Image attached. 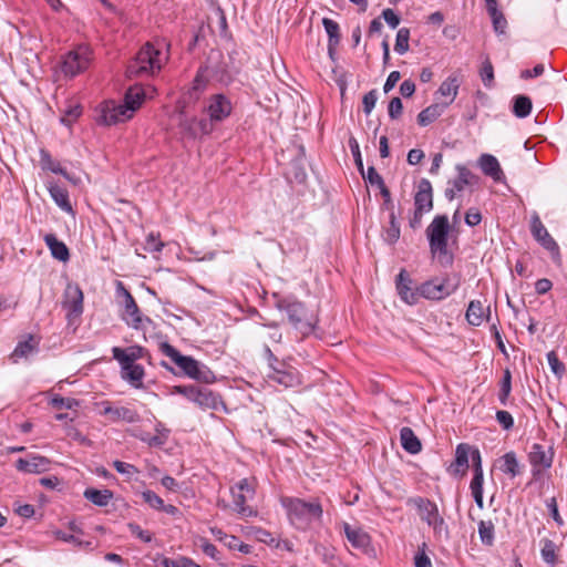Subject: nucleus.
<instances>
[{
	"label": "nucleus",
	"mask_w": 567,
	"mask_h": 567,
	"mask_svg": "<svg viewBox=\"0 0 567 567\" xmlns=\"http://www.w3.org/2000/svg\"><path fill=\"white\" fill-rule=\"evenodd\" d=\"M206 81L199 71L195 76L192 86L184 93L178 102V127L183 137L195 138L198 134H209L212 124L206 118L197 120L196 117H187L185 114L186 104L198 101L200 93L205 90Z\"/></svg>",
	"instance_id": "nucleus-1"
},
{
	"label": "nucleus",
	"mask_w": 567,
	"mask_h": 567,
	"mask_svg": "<svg viewBox=\"0 0 567 567\" xmlns=\"http://www.w3.org/2000/svg\"><path fill=\"white\" fill-rule=\"evenodd\" d=\"M450 233L451 225L446 215H436L425 229L431 255L444 267L453 264V255L447 249Z\"/></svg>",
	"instance_id": "nucleus-2"
},
{
	"label": "nucleus",
	"mask_w": 567,
	"mask_h": 567,
	"mask_svg": "<svg viewBox=\"0 0 567 567\" xmlns=\"http://www.w3.org/2000/svg\"><path fill=\"white\" fill-rule=\"evenodd\" d=\"M276 307L287 313L289 323L301 338L309 336L313 331L317 318L307 310L302 302L291 298H280L277 300Z\"/></svg>",
	"instance_id": "nucleus-3"
},
{
	"label": "nucleus",
	"mask_w": 567,
	"mask_h": 567,
	"mask_svg": "<svg viewBox=\"0 0 567 567\" xmlns=\"http://www.w3.org/2000/svg\"><path fill=\"white\" fill-rule=\"evenodd\" d=\"M163 68L162 52L152 43H145L130 62L126 75L130 79L154 75Z\"/></svg>",
	"instance_id": "nucleus-4"
},
{
	"label": "nucleus",
	"mask_w": 567,
	"mask_h": 567,
	"mask_svg": "<svg viewBox=\"0 0 567 567\" xmlns=\"http://www.w3.org/2000/svg\"><path fill=\"white\" fill-rule=\"evenodd\" d=\"M161 350L185 375L205 383H209L215 379L214 373L207 367L200 364L192 357L182 354L172 344L164 342L161 344Z\"/></svg>",
	"instance_id": "nucleus-5"
},
{
	"label": "nucleus",
	"mask_w": 567,
	"mask_h": 567,
	"mask_svg": "<svg viewBox=\"0 0 567 567\" xmlns=\"http://www.w3.org/2000/svg\"><path fill=\"white\" fill-rule=\"evenodd\" d=\"M116 298L122 308L121 319L128 327L141 330L145 328L146 323H151V319L143 316L134 297L122 281H116Z\"/></svg>",
	"instance_id": "nucleus-6"
},
{
	"label": "nucleus",
	"mask_w": 567,
	"mask_h": 567,
	"mask_svg": "<svg viewBox=\"0 0 567 567\" xmlns=\"http://www.w3.org/2000/svg\"><path fill=\"white\" fill-rule=\"evenodd\" d=\"M284 505L291 522L302 527L313 520H319L322 516V507L317 501L306 502L300 498H287L284 501Z\"/></svg>",
	"instance_id": "nucleus-7"
},
{
	"label": "nucleus",
	"mask_w": 567,
	"mask_h": 567,
	"mask_svg": "<svg viewBox=\"0 0 567 567\" xmlns=\"http://www.w3.org/2000/svg\"><path fill=\"white\" fill-rule=\"evenodd\" d=\"M93 52L89 45L81 44L62 56L60 71L65 78H74L89 69Z\"/></svg>",
	"instance_id": "nucleus-8"
},
{
	"label": "nucleus",
	"mask_w": 567,
	"mask_h": 567,
	"mask_svg": "<svg viewBox=\"0 0 567 567\" xmlns=\"http://www.w3.org/2000/svg\"><path fill=\"white\" fill-rule=\"evenodd\" d=\"M433 209V188L429 179L422 178L414 195V210L409 218L412 229L421 227L423 215Z\"/></svg>",
	"instance_id": "nucleus-9"
},
{
	"label": "nucleus",
	"mask_w": 567,
	"mask_h": 567,
	"mask_svg": "<svg viewBox=\"0 0 567 567\" xmlns=\"http://www.w3.org/2000/svg\"><path fill=\"white\" fill-rule=\"evenodd\" d=\"M460 287V277L446 276L442 280L437 278L427 280L419 286L420 297L430 300H442L454 293Z\"/></svg>",
	"instance_id": "nucleus-10"
},
{
	"label": "nucleus",
	"mask_w": 567,
	"mask_h": 567,
	"mask_svg": "<svg viewBox=\"0 0 567 567\" xmlns=\"http://www.w3.org/2000/svg\"><path fill=\"white\" fill-rule=\"evenodd\" d=\"M234 503V509L246 517L255 516L257 514L252 507L246 503L254 498L256 488L254 480L243 478L230 489Z\"/></svg>",
	"instance_id": "nucleus-11"
},
{
	"label": "nucleus",
	"mask_w": 567,
	"mask_h": 567,
	"mask_svg": "<svg viewBox=\"0 0 567 567\" xmlns=\"http://www.w3.org/2000/svg\"><path fill=\"white\" fill-rule=\"evenodd\" d=\"M415 505L417 507L421 519L433 528L436 536H449L447 526L444 522V518L440 515L435 503L427 498L419 497L415 499Z\"/></svg>",
	"instance_id": "nucleus-12"
},
{
	"label": "nucleus",
	"mask_w": 567,
	"mask_h": 567,
	"mask_svg": "<svg viewBox=\"0 0 567 567\" xmlns=\"http://www.w3.org/2000/svg\"><path fill=\"white\" fill-rule=\"evenodd\" d=\"M83 291L75 284H68L63 295L62 307L66 310L68 320L79 318L83 312Z\"/></svg>",
	"instance_id": "nucleus-13"
},
{
	"label": "nucleus",
	"mask_w": 567,
	"mask_h": 567,
	"mask_svg": "<svg viewBox=\"0 0 567 567\" xmlns=\"http://www.w3.org/2000/svg\"><path fill=\"white\" fill-rule=\"evenodd\" d=\"M134 109L123 104L107 102L101 110L99 122L104 125H115L133 117Z\"/></svg>",
	"instance_id": "nucleus-14"
},
{
	"label": "nucleus",
	"mask_w": 567,
	"mask_h": 567,
	"mask_svg": "<svg viewBox=\"0 0 567 567\" xmlns=\"http://www.w3.org/2000/svg\"><path fill=\"white\" fill-rule=\"evenodd\" d=\"M99 406L102 408L101 415L107 417L110 422L136 423L141 419L136 410L128 406L113 405L110 401H103L99 403Z\"/></svg>",
	"instance_id": "nucleus-15"
},
{
	"label": "nucleus",
	"mask_w": 567,
	"mask_h": 567,
	"mask_svg": "<svg viewBox=\"0 0 567 567\" xmlns=\"http://www.w3.org/2000/svg\"><path fill=\"white\" fill-rule=\"evenodd\" d=\"M472 463L474 470V476L472 478L470 488L474 501L480 509L484 507L483 501V483H484V474L482 467V457L478 450H474L472 452Z\"/></svg>",
	"instance_id": "nucleus-16"
},
{
	"label": "nucleus",
	"mask_w": 567,
	"mask_h": 567,
	"mask_svg": "<svg viewBox=\"0 0 567 567\" xmlns=\"http://www.w3.org/2000/svg\"><path fill=\"white\" fill-rule=\"evenodd\" d=\"M396 291L401 300L408 305H415L420 299L419 287H413V280L405 269H402L395 280Z\"/></svg>",
	"instance_id": "nucleus-17"
},
{
	"label": "nucleus",
	"mask_w": 567,
	"mask_h": 567,
	"mask_svg": "<svg viewBox=\"0 0 567 567\" xmlns=\"http://www.w3.org/2000/svg\"><path fill=\"white\" fill-rule=\"evenodd\" d=\"M528 460L533 466V474L536 476L542 470L549 468L551 466L554 451L551 447L545 449V446L535 443L532 445Z\"/></svg>",
	"instance_id": "nucleus-18"
},
{
	"label": "nucleus",
	"mask_w": 567,
	"mask_h": 567,
	"mask_svg": "<svg viewBox=\"0 0 567 567\" xmlns=\"http://www.w3.org/2000/svg\"><path fill=\"white\" fill-rule=\"evenodd\" d=\"M530 231L535 240L538 241L546 250L559 255V247L556 240L550 236L537 214H534L532 217Z\"/></svg>",
	"instance_id": "nucleus-19"
},
{
	"label": "nucleus",
	"mask_w": 567,
	"mask_h": 567,
	"mask_svg": "<svg viewBox=\"0 0 567 567\" xmlns=\"http://www.w3.org/2000/svg\"><path fill=\"white\" fill-rule=\"evenodd\" d=\"M230 100L224 94H215L209 99L207 112L209 122H221L231 113Z\"/></svg>",
	"instance_id": "nucleus-20"
},
{
	"label": "nucleus",
	"mask_w": 567,
	"mask_h": 567,
	"mask_svg": "<svg viewBox=\"0 0 567 567\" xmlns=\"http://www.w3.org/2000/svg\"><path fill=\"white\" fill-rule=\"evenodd\" d=\"M344 535L351 546L362 553H368L371 548V537L361 527L351 526L349 523L342 524Z\"/></svg>",
	"instance_id": "nucleus-21"
},
{
	"label": "nucleus",
	"mask_w": 567,
	"mask_h": 567,
	"mask_svg": "<svg viewBox=\"0 0 567 567\" xmlns=\"http://www.w3.org/2000/svg\"><path fill=\"white\" fill-rule=\"evenodd\" d=\"M473 449L470 444L460 443L455 449V460L447 471L455 476H464L468 470V460L472 457Z\"/></svg>",
	"instance_id": "nucleus-22"
},
{
	"label": "nucleus",
	"mask_w": 567,
	"mask_h": 567,
	"mask_svg": "<svg viewBox=\"0 0 567 567\" xmlns=\"http://www.w3.org/2000/svg\"><path fill=\"white\" fill-rule=\"evenodd\" d=\"M50 460L41 455H30L29 458H19L16 462V467L24 473H43L50 467Z\"/></svg>",
	"instance_id": "nucleus-23"
},
{
	"label": "nucleus",
	"mask_w": 567,
	"mask_h": 567,
	"mask_svg": "<svg viewBox=\"0 0 567 567\" xmlns=\"http://www.w3.org/2000/svg\"><path fill=\"white\" fill-rule=\"evenodd\" d=\"M112 353L120 364L135 363L136 360L143 359L148 354L147 350L141 346H131L125 349L114 347L112 348Z\"/></svg>",
	"instance_id": "nucleus-24"
},
{
	"label": "nucleus",
	"mask_w": 567,
	"mask_h": 567,
	"mask_svg": "<svg viewBox=\"0 0 567 567\" xmlns=\"http://www.w3.org/2000/svg\"><path fill=\"white\" fill-rule=\"evenodd\" d=\"M478 166L486 176H489L495 182H504V173L495 156L491 154H482L478 158Z\"/></svg>",
	"instance_id": "nucleus-25"
},
{
	"label": "nucleus",
	"mask_w": 567,
	"mask_h": 567,
	"mask_svg": "<svg viewBox=\"0 0 567 567\" xmlns=\"http://www.w3.org/2000/svg\"><path fill=\"white\" fill-rule=\"evenodd\" d=\"M199 408L205 410H217L220 403L219 395L205 386H197L192 400Z\"/></svg>",
	"instance_id": "nucleus-26"
},
{
	"label": "nucleus",
	"mask_w": 567,
	"mask_h": 567,
	"mask_svg": "<svg viewBox=\"0 0 567 567\" xmlns=\"http://www.w3.org/2000/svg\"><path fill=\"white\" fill-rule=\"evenodd\" d=\"M43 240L53 258L63 262L70 259L69 248L63 241L59 240L54 234H45Z\"/></svg>",
	"instance_id": "nucleus-27"
},
{
	"label": "nucleus",
	"mask_w": 567,
	"mask_h": 567,
	"mask_svg": "<svg viewBox=\"0 0 567 567\" xmlns=\"http://www.w3.org/2000/svg\"><path fill=\"white\" fill-rule=\"evenodd\" d=\"M121 365V375L135 388L142 386V380L145 375L144 368L137 363H125Z\"/></svg>",
	"instance_id": "nucleus-28"
},
{
	"label": "nucleus",
	"mask_w": 567,
	"mask_h": 567,
	"mask_svg": "<svg viewBox=\"0 0 567 567\" xmlns=\"http://www.w3.org/2000/svg\"><path fill=\"white\" fill-rule=\"evenodd\" d=\"M402 447L410 454H417L422 450L421 441L411 427L404 426L400 431Z\"/></svg>",
	"instance_id": "nucleus-29"
},
{
	"label": "nucleus",
	"mask_w": 567,
	"mask_h": 567,
	"mask_svg": "<svg viewBox=\"0 0 567 567\" xmlns=\"http://www.w3.org/2000/svg\"><path fill=\"white\" fill-rule=\"evenodd\" d=\"M456 171L457 177L449 182L458 193L462 192L466 186L477 183L478 177L474 175L468 168L463 165H457Z\"/></svg>",
	"instance_id": "nucleus-30"
},
{
	"label": "nucleus",
	"mask_w": 567,
	"mask_h": 567,
	"mask_svg": "<svg viewBox=\"0 0 567 567\" xmlns=\"http://www.w3.org/2000/svg\"><path fill=\"white\" fill-rule=\"evenodd\" d=\"M460 87V81L456 76H449L445 81L440 85L436 94L447 97L449 101L442 103L444 107H447L457 96Z\"/></svg>",
	"instance_id": "nucleus-31"
},
{
	"label": "nucleus",
	"mask_w": 567,
	"mask_h": 567,
	"mask_svg": "<svg viewBox=\"0 0 567 567\" xmlns=\"http://www.w3.org/2000/svg\"><path fill=\"white\" fill-rule=\"evenodd\" d=\"M39 341L34 339L32 334L28 336V339L24 341H20L13 352L11 353V359L13 362H18L19 359L28 358L29 354L35 352L38 350Z\"/></svg>",
	"instance_id": "nucleus-32"
},
{
	"label": "nucleus",
	"mask_w": 567,
	"mask_h": 567,
	"mask_svg": "<svg viewBox=\"0 0 567 567\" xmlns=\"http://www.w3.org/2000/svg\"><path fill=\"white\" fill-rule=\"evenodd\" d=\"M445 107L443 104L434 103L422 110L417 115V123L421 126H427L439 118L444 112Z\"/></svg>",
	"instance_id": "nucleus-33"
},
{
	"label": "nucleus",
	"mask_w": 567,
	"mask_h": 567,
	"mask_svg": "<svg viewBox=\"0 0 567 567\" xmlns=\"http://www.w3.org/2000/svg\"><path fill=\"white\" fill-rule=\"evenodd\" d=\"M268 378L285 388H291L299 383L298 375L292 371L274 369L272 372L268 374Z\"/></svg>",
	"instance_id": "nucleus-34"
},
{
	"label": "nucleus",
	"mask_w": 567,
	"mask_h": 567,
	"mask_svg": "<svg viewBox=\"0 0 567 567\" xmlns=\"http://www.w3.org/2000/svg\"><path fill=\"white\" fill-rule=\"evenodd\" d=\"M466 320L472 326H481L485 319V308L480 300H472L466 310Z\"/></svg>",
	"instance_id": "nucleus-35"
},
{
	"label": "nucleus",
	"mask_w": 567,
	"mask_h": 567,
	"mask_svg": "<svg viewBox=\"0 0 567 567\" xmlns=\"http://www.w3.org/2000/svg\"><path fill=\"white\" fill-rule=\"evenodd\" d=\"M84 497L94 505L102 507L106 506L113 498V492L110 489L86 488L84 491Z\"/></svg>",
	"instance_id": "nucleus-36"
},
{
	"label": "nucleus",
	"mask_w": 567,
	"mask_h": 567,
	"mask_svg": "<svg viewBox=\"0 0 567 567\" xmlns=\"http://www.w3.org/2000/svg\"><path fill=\"white\" fill-rule=\"evenodd\" d=\"M50 195L54 203L64 212H72V206L69 199L66 189L62 188L56 184H52L49 187Z\"/></svg>",
	"instance_id": "nucleus-37"
},
{
	"label": "nucleus",
	"mask_w": 567,
	"mask_h": 567,
	"mask_svg": "<svg viewBox=\"0 0 567 567\" xmlns=\"http://www.w3.org/2000/svg\"><path fill=\"white\" fill-rule=\"evenodd\" d=\"M145 97V92L142 86H131L124 97L123 105L134 109V112L141 106Z\"/></svg>",
	"instance_id": "nucleus-38"
},
{
	"label": "nucleus",
	"mask_w": 567,
	"mask_h": 567,
	"mask_svg": "<svg viewBox=\"0 0 567 567\" xmlns=\"http://www.w3.org/2000/svg\"><path fill=\"white\" fill-rule=\"evenodd\" d=\"M41 167L43 169L50 171L55 174H61L69 181H72L70 175L66 173V171L60 165L59 162L52 158V156L45 152L41 151V158H40Z\"/></svg>",
	"instance_id": "nucleus-39"
},
{
	"label": "nucleus",
	"mask_w": 567,
	"mask_h": 567,
	"mask_svg": "<svg viewBox=\"0 0 567 567\" xmlns=\"http://www.w3.org/2000/svg\"><path fill=\"white\" fill-rule=\"evenodd\" d=\"M322 24L329 37V51L331 52L332 48L338 45L341 39L339 24L329 18H323Z\"/></svg>",
	"instance_id": "nucleus-40"
},
{
	"label": "nucleus",
	"mask_w": 567,
	"mask_h": 567,
	"mask_svg": "<svg viewBox=\"0 0 567 567\" xmlns=\"http://www.w3.org/2000/svg\"><path fill=\"white\" fill-rule=\"evenodd\" d=\"M494 530L495 526L492 520H480L478 523V535L481 542L486 546H492L494 544L495 537H494Z\"/></svg>",
	"instance_id": "nucleus-41"
},
{
	"label": "nucleus",
	"mask_w": 567,
	"mask_h": 567,
	"mask_svg": "<svg viewBox=\"0 0 567 567\" xmlns=\"http://www.w3.org/2000/svg\"><path fill=\"white\" fill-rule=\"evenodd\" d=\"M532 101L528 96L518 95L514 100L513 112L517 117H526L530 114Z\"/></svg>",
	"instance_id": "nucleus-42"
},
{
	"label": "nucleus",
	"mask_w": 567,
	"mask_h": 567,
	"mask_svg": "<svg viewBox=\"0 0 567 567\" xmlns=\"http://www.w3.org/2000/svg\"><path fill=\"white\" fill-rule=\"evenodd\" d=\"M512 391V373L509 369L504 371L502 381L499 383L498 400L501 404L506 405Z\"/></svg>",
	"instance_id": "nucleus-43"
},
{
	"label": "nucleus",
	"mask_w": 567,
	"mask_h": 567,
	"mask_svg": "<svg viewBox=\"0 0 567 567\" xmlns=\"http://www.w3.org/2000/svg\"><path fill=\"white\" fill-rule=\"evenodd\" d=\"M503 464L501 465L502 472L505 474H509L512 477H515L519 474L518 461L514 452L506 453L503 457Z\"/></svg>",
	"instance_id": "nucleus-44"
},
{
	"label": "nucleus",
	"mask_w": 567,
	"mask_h": 567,
	"mask_svg": "<svg viewBox=\"0 0 567 567\" xmlns=\"http://www.w3.org/2000/svg\"><path fill=\"white\" fill-rule=\"evenodd\" d=\"M557 546L555 543L550 539H543V547L540 549L542 558L545 563L548 565H556L557 563V554H556Z\"/></svg>",
	"instance_id": "nucleus-45"
},
{
	"label": "nucleus",
	"mask_w": 567,
	"mask_h": 567,
	"mask_svg": "<svg viewBox=\"0 0 567 567\" xmlns=\"http://www.w3.org/2000/svg\"><path fill=\"white\" fill-rule=\"evenodd\" d=\"M409 39L410 30L408 28H401L396 33L394 50L399 54H404L409 51Z\"/></svg>",
	"instance_id": "nucleus-46"
},
{
	"label": "nucleus",
	"mask_w": 567,
	"mask_h": 567,
	"mask_svg": "<svg viewBox=\"0 0 567 567\" xmlns=\"http://www.w3.org/2000/svg\"><path fill=\"white\" fill-rule=\"evenodd\" d=\"M400 226L396 221L394 213H391L390 215V226L386 228L384 234V239L389 244H394L400 238Z\"/></svg>",
	"instance_id": "nucleus-47"
},
{
	"label": "nucleus",
	"mask_w": 567,
	"mask_h": 567,
	"mask_svg": "<svg viewBox=\"0 0 567 567\" xmlns=\"http://www.w3.org/2000/svg\"><path fill=\"white\" fill-rule=\"evenodd\" d=\"M547 361L550 367L551 372L558 377L561 378L565 373V364L559 361L558 355L555 351H550L547 353Z\"/></svg>",
	"instance_id": "nucleus-48"
},
{
	"label": "nucleus",
	"mask_w": 567,
	"mask_h": 567,
	"mask_svg": "<svg viewBox=\"0 0 567 567\" xmlns=\"http://www.w3.org/2000/svg\"><path fill=\"white\" fill-rule=\"evenodd\" d=\"M168 433H169L168 430H163V432H159V434H155V435L146 434V435H143L141 437V440L143 442L147 443L150 446L159 447V446H163L166 443V441L168 439Z\"/></svg>",
	"instance_id": "nucleus-49"
},
{
	"label": "nucleus",
	"mask_w": 567,
	"mask_h": 567,
	"mask_svg": "<svg viewBox=\"0 0 567 567\" xmlns=\"http://www.w3.org/2000/svg\"><path fill=\"white\" fill-rule=\"evenodd\" d=\"M480 75L484 85L491 87L494 82V68L488 59L483 62Z\"/></svg>",
	"instance_id": "nucleus-50"
},
{
	"label": "nucleus",
	"mask_w": 567,
	"mask_h": 567,
	"mask_svg": "<svg viewBox=\"0 0 567 567\" xmlns=\"http://www.w3.org/2000/svg\"><path fill=\"white\" fill-rule=\"evenodd\" d=\"M51 404L55 409H74L80 405L79 401L72 398L55 396L52 399Z\"/></svg>",
	"instance_id": "nucleus-51"
},
{
	"label": "nucleus",
	"mask_w": 567,
	"mask_h": 567,
	"mask_svg": "<svg viewBox=\"0 0 567 567\" xmlns=\"http://www.w3.org/2000/svg\"><path fill=\"white\" fill-rule=\"evenodd\" d=\"M143 501L152 508L159 511L163 507V499L153 491H145L142 493Z\"/></svg>",
	"instance_id": "nucleus-52"
},
{
	"label": "nucleus",
	"mask_w": 567,
	"mask_h": 567,
	"mask_svg": "<svg viewBox=\"0 0 567 567\" xmlns=\"http://www.w3.org/2000/svg\"><path fill=\"white\" fill-rule=\"evenodd\" d=\"M113 466L116 470V472H118L120 474L125 475L127 477H131L134 474L140 473V471L136 466H134L133 464H130V463L122 462V461H114Z\"/></svg>",
	"instance_id": "nucleus-53"
},
{
	"label": "nucleus",
	"mask_w": 567,
	"mask_h": 567,
	"mask_svg": "<svg viewBox=\"0 0 567 567\" xmlns=\"http://www.w3.org/2000/svg\"><path fill=\"white\" fill-rule=\"evenodd\" d=\"M349 147H350L351 153L353 155L354 163L357 165L358 171L361 174H363V162H362V157H361V152H360L359 143H358V141L354 137H350V140H349Z\"/></svg>",
	"instance_id": "nucleus-54"
},
{
	"label": "nucleus",
	"mask_w": 567,
	"mask_h": 567,
	"mask_svg": "<svg viewBox=\"0 0 567 567\" xmlns=\"http://www.w3.org/2000/svg\"><path fill=\"white\" fill-rule=\"evenodd\" d=\"M388 111H389V116L392 120L399 118L402 115V111H403V104H402L401 99L398 96L393 97L389 103Z\"/></svg>",
	"instance_id": "nucleus-55"
},
{
	"label": "nucleus",
	"mask_w": 567,
	"mask_h": 567,
	"mask_svg": "<svg viewBox=\"0 0 567 567\" xmlns=\"http://www.w3.org/2000/svg\"><path fill=\"white\" fill-rule=\"evenodd\" d=\"M361 175L372 186L379 187L384 183L382 176L377 172V169L373 166L368 167L367 173L363 172V174Z\"/></svg>",
	"instance_id": "nucleus-56"
},
{
	"label": "nucleus",
	"mask_w": 567,
	"mask_h": 567,
	"mask_svg": "<svg viewBox=\"0 0 567 567\" xmlns=\"http://www.w3.org/2000/svg\"><path fill=\"white\" fill-rule=\"evenodd\" d=\"M377 100H378V96H377L375 90H371L370 92L364 94L362 104H363V111L367 115H369L372 112V110L374 109Z\"/></svg>",
	"instance_id": "nucleus-57"
},
{
	"label": "nucleus",
	"mask_w": 567,
	"mask_h": 567,
	"mask_svg": "<svg viewBox=\"0 0 567 567\" xmlns=\"http://www.w3.org/2000/svg\"><path fill=\"white\" fill-rule=\"evenodd\" d=\"M492 18L493 27L496 33L503 34L505 33V29L507 27V21L504 14L498 10L495 12V16H489Z\"/></svg>",
	"instance_id": "nucleus-58"
},
{
	"label": "nucleus",
	"mask_w": 567,
	"mask_h": 567,
	"mask_svg": "<svg viewBox=\"0 0 567 567\" xmlns=\"http://www.w3.org/2000/svg\"><path fill=\"white\" fill-rule=\"evenodd\" d=\"M128 528L131 533L140 538L144 543H151L153 539L152 534L148 530H144L137 524L131 523L128 524Z\"/></svg>",
	"instance_id": "nucleus-59"
},
{
	"label": "nucleus",
	"mask_w": 567,
	"mask_h": 567,
	"mask_svg": "<svg viewBox=\"0 0 567 567\" xmlns=\"http://www.w3.org/2000/svg\"><path fill=\"white\" fill-rule=\"evenodd\" d=\"M496 420L504 430H509L514 426V419L507 411L499 410L496 412Z\"/></svg>",
	"instance_id": "nucleus-60"
},
{
	"label": "nucleus",
	"mask_w": 567,
	"mask_h": 567,
	"mask_svg": "<svg viewBox=\"0 0 567 567\" xmlns=\"http://www.w3.org/2000/svg\"><path fill=\"white\" fill-rule=\"evenodd\" d=\"M200 548L205 555L213 559H218V550L216 546L209 543L206 538H200Z\"/></svg>",
	"instance_id": "nucleus-61"
},
{
	"label": "nucleus",
	"mask_w": 567,
	"mask_h": 567,
	"mask_svg": "<svg viewBox=\"0 0 567 567\" xmlns=\"http://www.w3.org/2000/svg\"><path fill=\"white\" fill-rule=\"evenodd\" d=\"M382 18L392 29L400 24V17L390 8L382 11Z\"/></svg>",
	"instance_id": "nucleus-62"
},
{
	"label": "nucleus",
	"mask_w": 567,
	"mask_h": 567,
	"mask_svg": "<svg viewBox=\"0 0 567 567\" xmlns=\"http://www.w3.org/2000/svg\"><path fill=\"white\" fill-rule=\"evenodd\" d=\"M164 247V244L158 240L153 234H150L146 239V246L145 249L151 252H157L161 251Z\"/></svg>",
	"instance_id": "nucleus-63"
},
{
	"label": "nucleus",
	"mask_w": 567,
	"mask_h": 567,
	"mask_svg": "<svg viewBox=\"0 0 567 567\" xmlns=\"http://www.w3.org/2000/svg\"><path fill=\"white\" fill-rule=\"evenodd\" d=\"M482 220V215L481 213L475 209V208H471L466 212L465 214V223L468 225V226H476L481 223Z\"/></svg>",
	"instance_id": "nucleus-64"
}]
</instances>
